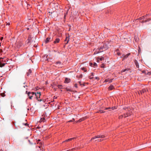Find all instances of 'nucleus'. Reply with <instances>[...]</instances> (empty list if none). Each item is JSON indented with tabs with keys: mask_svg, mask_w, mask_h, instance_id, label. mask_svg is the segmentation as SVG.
Wrapping results in <instances>:
<instances>
[{
	"mask_svg": "<svg viewBox=\"0 0 151 151\" xmlns=\"http://www.w3.org/2000/svg\"><path fill=\"white\" fill-rule=\"evenodd\" d=\"M26 93L27 94L28 96L29 97V98L30 99H32L33 95L34 94L35 95V96L36 97L37 99L38 96L37 95L36 93L28 92L27 91H26Z\"/></svg>",
	"mask_w": 151,
	"mask_h": 151,
	"instance_id": "1",
	"label": "nucleus"
},
{
	"mask_svg": "<svg viewBox=\"0 0 151 151\" xmlns=\"http://www.w3.org/2000/svg\"><path fill=\"white\" fill-rule=\"evenodd\" d=\"M109 48V46L108 45H106L105 43H104L103 46H101V47L99 48V50L101 52L103 51L107 50Z\"/></svg>",
	"mask_w": 151,
	"mask_h": 151,
	"instance_id": "2",
	"label": "nucleus"
},
{
	"mask_svg": "<svg viewBox=\"0 0 151 151\" xmlns=\"http://www.w3.org/2000/svg\"><path fill=\"white\" fill-rule=\"evenodd\" d=\"M105 137V136L104 135H97L96 136H95L94 137H92L91 140L90 141V142H91L93 139H94L96 138H104Z\"/></svg>",
	"mask_w": 151,
	"mask_h": 151,
	"instance_id": "3",
	"label": "nucleus"
},
{
	"mask_svg": "<svg viewBox=\"0 0 151 151\" xmlns=\"http://www.w3.org/2000/svg\"><path fill=\"white\" fill-rule=\"evenodd\" d=\"M131 113L130 112H127L126 114H124V115L122 116H124V117H126L127 116H129L131 115Z\"/></svg>",
	"mask_w": 151,
	"mask_h": 151,
	"instance_id": "4",
	"label": "nucleus"
},
{
	"mask_svg": "<svg viewBox=\"0 0 151 151\" xmlns=\"http://www.w3.org/2000/svg\"><path fill=\"white\" fill-rule=\"evenodd\" d=\"M113 79H106L105 80V81H104V82L106 83V82H109V83H110V82H112V81Z\"/></svg>",
	"mask_w": 151,
	"mask_h": 151,
	"instance_id": "5",
	"label": "nucleus"
},
{
	"mask_svg": "<svg viewBox=\"0 0 151 151\" xmlns=\"http://www.w3.org/2000/svg\"><path fill=\"white\" fill-rule=\"evenodd\" d=\"M115 109V107H109V108H106L105 109V110L108 109H109V111H111V109H112V110H113L114 109Z\"/></svg>",
	"mask_w": 151,
	"mask_h": 151,
	"instance_id": "6",
	"label": "nucleus"
},
{
	"mask_svg": "<svg viewBox=\"0 0 151 151\" xmlns=\"http://www.w3.org/2000/svg\"><path fill=\"white\" fill-rule=\"evenodd\" d=\"M70 79H69L68 78H66L65 79V81L64 82L66 83H68L70 82Z\"/></svg>",
	"mask_w": 151,
	"mask_h": 151,
	"instance_id": "7",
	"label": "nucleus"
},
{
	"mask_svg": "<svg viewBox=\"0 0 151 151\" xmlns=\"http://www.w3.org/2000/svg\"><path fill=\"white\" fill-rule=\"evenodd\" d=\"M51 40V38L50 37H47L46 40L45 41V43H47L50 41V40Z\"/></svg>",
	"mask_w": 151,
	"mask_h": 151,
	"instance_id": "8",
	"label": "nucleus"
},
{
	"mask_svg": "<svg viewBox=\"0 0 151 151\" xmlns=\"http://www.w3.org/2000/svg\"><path fill=\"white\" fill-rule=\"evenodd\" d=\"M69 36L66 37L65 38V42H66L65 43V44H67L68 43L69 41Z\"/></svg>",
	"mask_w": 151,
	"mask_h": 151,
	"instance_id": "9",
	"label": "nucleus"
},
{
	"mask_svg": "<svg viewBox=\"0 0 151 151\" xmlns=\"http://www.w3.org/2000/svg\"><path fill=\"white\" fill-rule=\"evenodd\" d=\"M151 19H147V20H143L141 22V23H143L144 22H149L150 21Z\"/></svg>",
	"mask_w": 151,
	"mask_h": 151,
	"instance_id": "10",
	"label": "nucleus"
},
{
	"mask_svg": "<svg viewBox=\"0 0 151 151\" xmlns=\"http://www.w3.org/2000/svg\"><path fill=\"white\" fill-rule=\"evenodd\" d=\"M86 117L85 116V117H83L81 118V119H80L79 120V122H81L82 121H83V120H85L86 119Z\"/></svg>",
	"mask_w": 151,
	"mask_h": 151,
	"instance_id": "11",
	"label": "nucleus"
},
{
	"mask_svg": "<svg viewBox=\"0 0 151 151\" xmlns=\"http://www.w3.org/2000/svg\"><path fill=\"white\" fill-rule=\"evenodd\" d=\"M32 72V70L31 69H29L28 70V72H27V76H29L30 74Z\"/></svg>",
	"mask_w": 151,
	"mask_h": 151,
	"instance_id": "12",
	"label": "nucleus"
},
{
	"mask_svg": "<svg viewBox=\"0 0 151 151\" xmlns=\"http://www.w3.org/2000/svg\"><path fill=\"white\" fill-rule=\"evenodd\" d=\"M60 39H59V38H57L55 40V41L54 42V43H58L59 42V41H60Z\"/></svg>",
	"mask_w": 151,
	"mask_h": 151,
	"instance_id": "13",
	"label": "nucleus"
},
{
	"mask_svg": "<svg viewBox=\"0 0 151 151\" xmlns=\"http://www.w3.org/2000/svg\"><path fill=\"white\" fill-rule=\"evenodd\" d=\"M146 91V90L145 89H143L140 91V93L141 94H142V93H144Z\"/></svg>",
	"mask_w": 151,
	"mask_h": 151,
	"instance_id": "14",
	"label": "nucleus"
},
{
	"mask_svg": "<svg viewBox=\"0 0 151 151\" xmlns=\"http://www.w3.org/2000/svg\"><path fill=\"white\" fill-rule=\"evenodd\" d=\"M130 53H128V54H127L126 55H124V59H125V58H127L128 57V56L129 55H130Z\"/></svg>",
	"mask_w": 151,
	"mask_h": 151,
	"instance_id": "15",
	"label": "nucleus"
},
{
	"mask_svg": "<svg viewBox=\"0 0 151 151\" xmlns=\"http://www.w3.org/2000/svg\"><path fill=\"white\" fill-rule=\"evenodd\" d=\"M68 10H69V9H68L67 11L66 12V13H65L64 17V18L65 19V17H66V16L68 14Z\"/></svg>",
	"mask_w": 151,
	"mask_h": 151,
	"instance_id": "16",
	"label": "nucleus"
},
{
	"mask_svg": "<svg viewBox=\"0 0 151 151\" xmlns=\"http://www.w3.org/2000/svg\"><path fill=\"white\" fill-rule=\"evenodd\" d=\"M109 89L110 90H112L114 88V86L112 85H111L109 88Z\"/></svg>",
	"mask_w": 151,
	"mask_h": 151,
	"instance_id": "17",
	"label": "nucleus"
},
{
	"mask_svg": "<svg viewBox=\"0 0 151 151\" xmlns=\"http://www.w3.org/2000/svg\"><path fill=\"white\" fill-rule=\"evenodd\" d=\"M94 76V74L93 73H91V74L89 76V78L91 79H92L93 78V77H91V76Z\"/></svg>",
	"mask_w": 151,
	"mask_h": 151,
	"instance_id": "18",
	"label": "nucleus"
},
{
	"mask_svg": "<svg viewBox=\"0 0 151 151\" xmlns=\"http://www.w3.org/2000/svg\"><path fill=\"white\" fill-rule=\"evenodd\" d=\"M32 39V38L30 37H29L28 38V43H29L30 42H31V40Z\"/></svg>",
	"mask_w": 151,
	"mask_h": 151,
	"instance_id": "19",
	"label": "nucleus"
},
{
	"mask_svg": "<svg viewBox=\"0 0 151 151\" xmlns=\"http://www.w3.org/2000/svg\"><path fill=\"white\" fill-rule=\"evenodd\" d=\"M40 121L41 122H45V119L44 118H42L40 119Z\"/></svg>",
	"mask_w": 151,
	"mask_h": 151,
	"instance_id": "20",
	"label": "nucleus"
},
{
	"mask_svg": "<svg viewBox=\"0 0 151 151\" xmlns=\"http://www.w3.org/2000/svg\"><path fill=\"white\" fill-rule=\"evenodd\" d=\"M65 89L68 91H72V90L70 88H66Z\"/></svg>",
	"mask_w": 151,
	"mask_h": 151,
	"instance_id": "21",
	"label": "nucleus"
},
{
	"mask_svg": "<svg viewBox=\"0 0 151 151\" xmlns=\"http://www.w3.org/2000/svg\"><path fill=\"white\" fill-rule=\"evenodd\" d=\"M145 18V16H143L139 18L138 19L139 20H142L143 19V20H144V19Z\"/></svg>",
	"mask_w": 151,
	"mask_h": 151,
	"instance_id": "22",
	"label": "nucleus"
},
{
	"mask_svg": "<svg viewBox=\"0 0 151 151\" xmlns=\"http://www.w3.org/2000/svg\"><path fill=\"white\" fill-rule=\"evenodd\" d=\"M76 137H73V138H70V139H68V141H71L73 139H76Z\"/></svg>",
	"mask_w": 151,
	"mask_h": 151,
	"instance_id": "23",
	"label": "nucleus"
},
{
	"mask_svg": "<svg viewBox=\"0 0 151 151\" xmlns=\"http://www.w3.org/2000/svg\"><path fill=\"white\" fill-rule=\"evenodd\" d=\"M49 15H50L52 17H54V16L53 15H52V14H54L55 13V12H51V14H50V12H49Z\"/></svg>",
	"mask_w": 151,
	"mask_h": 151,
	"instance_id": "24",
	"label": "nucleus"
},
{
	"mask_svg": "<svg viewBox=\"0 0 151 151\" xmlns=\"http://www.w3.org/2000/svg\"><path fill=\"white\" fill-rule=\"evenodd\" d=\"M78 83H79V84L80 85V86H82V85H83V86H85V83H83L82 84L81 83V81H79L78 82Z\"/></svg>",
	"mask_w": 151,
	"mask_h": 151,
	"instance_id": "25",
	"label": "nucleus"
},
{
	"mask_svg": "<svg viewBox=\"0 0 151 151\" xmlns=\"http://www.w3.org/2000/svg\"><path fill=\"white\" fill-rule=\"evenodd\" d=\"M135 64L136 65V67L137 68H138L139 67L138 63L137 61L135 62Z\"/></svg>",
	"mask_w": 151,
	"mask_h": 151,
	"instance_id": "26",
	"label": "nucleus"
},
{
	"mask_svg": "<svg viewBox=\"0 0 151 151\" xmlns=\"http://www.w3.org/2000/svg\"><path fill=\"white\" fill-rule=\"evenodd\" d=\"M82 70H83L85 72H86L87 71L86 70H85V68L84 67H83L81 68Z\"/></svg>",
	"mask_w": 151,
	"mask_h": 151,
	"instance_id": "27",
	"label": "nucleus"
},
{
	"mask_svg": "<svg viewBox=\"0 0 151 151\" xmlns=\"http://www.w3.org/2000/svg\"><path fill=\"white\" fill-rule=\"evenodd\" d=\"M128 70H127V69H124V70H122V72H125V71H128Z\"/></svg>",
	"mask_w": 151,
	"mask_h": 151,
	"instance_id": "28",
	"label": "nucleus"
},
{
	"mask_svg": "<svg viewBox=\"0 0 151 151\" xmlns=\"http://www.w3.org/2000/svg\"><path fill=\"white\" fill-rule=\"evenodd\" d=\"M1 95L2 97H4L5 95L4 93H1Z\"/></svg>",
	"mask_w": 151,
	"mask_h": 151,
	"instance_id": "29",
	"label": "nucleus"
},
{
	"mask_svg": "<svg viewBox=\"0 0 151 151\" xmlns=\"http://www.w3.org/2000/svg\"><path fill=\"white\" fill-rule=\"evenodd\" d=\"M104 60V58L103 57H101L99 58V60L101 61H102Z\"/></svg>",
	"mask_w": 151,
	"mask_h": 151,
	"instance_id": "30",
	"label": "nucleus"
},
{
	"mask_svg": "<svg viewBox=\"0 0 151 151\" xmlns=\"http://www.w3.org/2000/svg\"><path fill=\"white\" fill-rule=\"evenodd\" d=\"M61 63V62L59 61H57L56 62V64H60Z\"/></svg>",
	"mask_w": 151,
	"mask_h": 151,
	"instance_id": "31",
	"label": "nucleus"
},
{
	"mask_svg": "<svg viewBox=\"0 0 151 151\" xmlns=\"http://www.w3.org/2000/svg\"><path fill=\"white\" fill-rule=\"evenodd\" d=\"M99 111L101 113H103L105 112V111H103L102 110H100Z\"/></svg>",
	"mask_w": 151,
	"mask_h": 151,
	"instance_id": "32",
	"label": "nucleus"
},
{
	"mask_svg": "<svg viewBox=\"0 0 151 151\" xmlns=\"http://www.w3.org/2000/svg\"><path fill=\"white\" fill-rule=\"evenodd\" d=\"M37 94H39V98L40 97V96L41 95V94L40 92H37Z\"/></svg>",
	"mask_w": 151,
	"mask_h": 151,
	"instance_id": "33",
	"label": "nucleus"
},
{
	"mask_svg": "<svg viewBox=\"0 0 151 151\" xmlns=\"http://www.w3.org/2000/svg\"><path fill=\"white\" fill-rule=\"evenodd\" d=\"M94 142H99V139L95 140Z\"/></svg>",
	"mask_w": 151,
	"mask_h": 151,
	"instance_id": "34",
	"label": "nucleus"
},
{
	"mask_svg": "<svg viewBox=\"0 0 151 151\" xmlns=\"http://www.w3.org/2000/svg\"><path fill=\"white\" fill-rule=\"evenodd\" d=\"M93 66H94V67L97 66V64L96 63H94Z\"/></svg>",
	"mask_w": 151,
	"mask_h": 151,
	"instance_id": "35",
	"label": "nucleus"
},
{
	"mask_svg": "<svg viewBox=\"0 0 151 151\" xmlns=\"http://www.w3.org/2000/svg\"><path fill=\"white\" fill-rule=\"evenodd\" d=\"M75 121L74 119H73V120H70V121H69L68 122H72L73 121Z\"/></svg>",
	"mask_w": 151,
	"mask_h": 151,
	"instance_id": "36",
	"label": "nucleus"
},
{
	"mask_svg": "<svg viewBox=\"0 0 151 151\" xmlns=\"http://www.w3.org/2000/svg\"><path fill=\"white\" fill-rule=\"evenodd\" d=\"M61 85H58V88H61Z\"/></svg>",
	"mask_w": 151,
	"mask_h": 151,
	"instance_id": "37",
	"label": "nucleus"
},
{
	"mask_svg": "<svg viewBox=\"0 0 151 151\" xmlns=\"http://www.w3.org/2000/svg\"><path fill=\"white\" fill-rule=\"evenodd\" d=\"M103 140L101 139H99V142L102 141Z\"/></svg>",
	"mask_w": 151,
	"mask_h": 151,
	"instance_id": "38",
	"label": "nucleus"
},
{
	"mask_svg": "<svg viewBox=\"0 0 151 151\" xmlns=\"http://www.w3.org/2000/svg\"><path fill=\"white\" fill-rule=\"evenodd\" d=\"M117 54L118 55H120V53L119 52H117Z\"/></svg>",
	"mask_w": 151,
	"mask_h": 151,
	"instance_id": "39",
	"label": "nucleus"
},
{
	"mask_svg": "<svg viewBox=\"0 0 151 151\" xmlns=\"http://www.w3.org/2000/svg\"><path fill=\"white\" fill-rule=\"evenodd\" d=\"M99 60H99V58H97V62H99Z\"/></svg>",
	"mask_w": 151,
	"mask_h": 151,
	"instance_id": "40",
	"label": "nucleus"
},
{
	"mask_svg": "<svg viewBox=\"0 0 151 151\" xmlns=\"http://www.w3.org/2000/svg\"><path fill=\"white\" fill-rule=\"evenodd\" d=\"M77 84H75V87H77Z\"/></svg>",
	"mask_w": 151,
	"mask_h": 151,
	"instance_id": "41",
	"label": "nucleus"
},
{
	"mask_svg": "<svg viewBox=\"0 0 151 151\" xmlns=\"http://www.w3.org/2000/svg\"><path fill=\"white\" fill-rule=\"evenodd\" d=\"M90 65L91 66H92V63H90Z\"/></svg>",
	"mask_w": 151,
	"mask_h": 151,
	"instance_id": "42",
	"label": "nucleus"
},
{
	"mask_svg": "<svg viewBox=\"0 0 151 151\" xmlns=\"http://www.w3.org/2000/svg\"><path fill=\"white\" fill-rule=\"evenodd\" d=\"M68 139L65 140V141H64L63 142H68Z\"/></svg>",
	"mask_w": 151,
	"mask_h": 151,
	"instance_id": "43",
	"label": "nucleus"
},
{
	"mask_svg": "<svg viewBox=\"0 0 151 151\" xmlns=\"http://www.w3.org/2000/svg\"><path fill=\"white\" fill-rule=\"evenodd\" d=\"M24 125H25V126H27V125H28V124L27 123H26L24 124Z\"/></svg>",
	"mask_w": 151,
	"mask_h": 151,
	"instance_id": "44",
	"label": "nucleus"
},
{
	"mask_svg": "<svg viewBox=\"0 0 151 151\" xmlns=\"http://www.w3.org/2000/svg\"><path fill=\"white\" fill-rule=\"evenodd\" d=\"M95 78V79H98V78H98V77H96Z\"/></svg>",
	"mask_w": 151,
	"mask_h": 151,
	"instance_id": "45",
	"label": "nucleus"
},
{
	"mask_svg": "<svg viewBox=\"0 0 151 151\" xmlns=\"http://www.w3.org/2000/svg\"><path fill=\"white\" fill-rule=\"evenodd\" d=\"M142 72H143V73H145V71H142Z\"/></svg>",
	"mask_w": 151,
	"mask_h": 151,
	"instance_id": "46",
	"label": "nucleus"
},
{
	"mask_svg": "<svg viewBox=\"0 0 151 151\" xmlns=\"http://www.w3.org/2000/svg\"><path fill=\"white\" fill-rule=\"evenodd\" d=\"M38 101H42V100L41 99H40V100H38Z\"/></svg>",
	"mask_w": 151,
	"mask_h": 151,
	"instance_id": "47",
	"label": "nucleus"
},
{
	"mask_svg": "<svg viewBox=\"0 0 151 151\" xmlns=\"http://www.w3.org/2000/svg\"><path fill=\"white\" fill-rule=\"evenodd\" d=\"M40 143L42 145V143L41 142Z\"/></svg>",
	"mask_w": 151,
	"mask_h": 151,
	"instance_id": "48",
	"label": "nucleus"
},
{
	"mask_svg": "<svg viewBox=\"0 0 151 151\" xmlns=\"http://www.w3.org/2000/svg\"><path fill=\"white\" fill-rule=\"evenodd\" d=\"M121 117H121V116H119V118H121Z\"/></svg>",
	"mask_w": 151,
	"mask_h": 151,
	"instance_id": "49",
	"label": "nucleus"
},
{
	"mask_svg": "<svg viewBox=\"0 0 151 151\" xmlns=\"http://www.w3.org/2000/svg\"><path fill=\"white\" fill-rule=\"evenodd\" d=\"M41 147V146H39V148H40V147Z\"/></svg>",
	"mask_w": 151,
	"mask_h": 151,
	"instance_id": "50",
	"label": "nucleus"
},
{
	"mask_svg": "<svg viewBox=\"0 0 151 151\" xmlns=\"http://www.w3.org/2000/svg\"><path fill=\"white\" fill-rule=\"evenodd\" d=\"M101 67H102V68H103V67H103V66H101Z\"/></svg>",
	"mask_w": 151,
	"mask_h": 151,
	"instance_id": "51",
	"label": "nucleus"
},
{
	"mask_svg": "<svg viewBox=\"0 0 151 151\" xmlns=\"http://www.w3.org/2000/svg\"><path fill=\"white\" fill-rule=\"evenodd\" d=\"M101 67H102V68H103V67H103V66H101Z\"/></svg>",
	"mask_w": 151,
	"mask_h": 151,
	"instance_id": "52",
	"label": "nucleus"
},
{
	"mask_svg": "<svg viewBox=\"0 0 151 151\" xmlns=\"http://www.w3.org/2000/svg\"><path fill=\"white\" fill-rule=\"evenodd\" d=\"M40 141V139H39V140H38V141H39V142Z\"/></svg>",
	"mask_w": 151,
	"mask_h": 151,
	"instance_id": "53",
	"label": "nucleus"
},
{
	"mask_svg": "<svg viewBox=\"0 0 151 151\" xmlns=\"http://www.w3.org/2000/svg\"><path fill=\"white\" fill-rule=\"evenodd\" d=\"M73 149H74V148H73V149H72V150H73Z\"/></svg>",
	"mask_w": 151,
	"mask_h": 151,
	"instance_id": "54",
	"label": "nucleus"
}]
</instances>
